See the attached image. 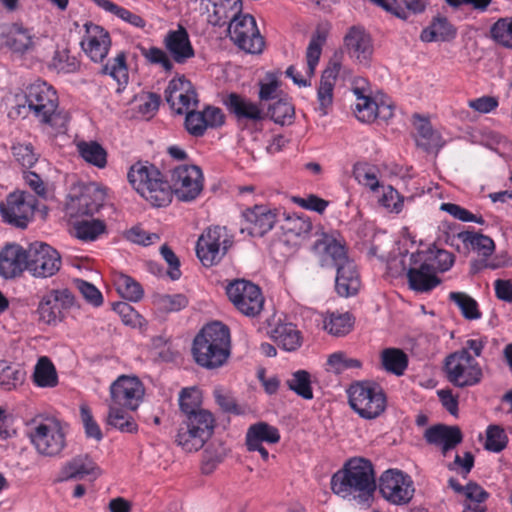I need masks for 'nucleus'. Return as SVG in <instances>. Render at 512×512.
<instances>
[{
	"label": "nucleus",
	"mask_w": 512,
	"mask_h": 512,
	"mask_svg": "<svg viewBox=\"0 0 512 512\" xmlns=\"http://www.w3.org/2000/svg\"><path fill=\"white\" fill-rule=\"evenodd\" d=\"M330 485L334 494L368 509L377 489L373 464L362 457L351 458L332 475Z\"/></svg>",
	"instance_id": "1"
},
{
	"label": "nucleus",
	"mask_w": 512,
	"mask_h": 512,
	"mask_svg": "<svg viewBox=\"0 0 512 512\" xmlns=\"http://www.w3.org/2000/svg\"><path fill=\"white\" fill-rule=\"evenodd\" d=\"M313 250L322 267L335 268V290L341 297H350L358 293L360 277L353 260L347 256L345 246L334 237L322 235L313 244Z\"/></svg>",
	"instance_id": "2"
},
{
	"label": "nucleus",
	"mask_w": 512,
	"mask_h": 512,
	"mask_svg": "<svg viewBox=\"0 0 512 512\" xmlns=\"http://www.w3.org/2000/svg\"><path fill=\"white\" fill-rule=\"evenodd\" d=\"M24 103L17 104V114L26 117L31 113L40 123L64 132L68 117L58 110L59 99L56 90L47 82L37 80L28 85L24 92Z\"/></svg>",
	"instance_id": "3"
},
{
	"label": "nucleus",
	"mask_w": 512,
	"mask_h": 512,
	"mask_svg": "<svg viewBox=\"0 0 512 512\" xmlns=\"http://www.w3.org/2000/svg\"><path fill=\"white\" fill-rule=\"evenodd\" d=\"M230 350V330L221 322L205 325L195 336L191 349L195 362L206 369L223 366Z\"/></svg>",
	"instance_id": "4"
},
{
	"label": "nucleus",
	"mask_w": 512,
	"mask_h": 512,
	"mask_svg": "<svg viewBox=\"0 0 512 512\" xmlns=\"http://www.w3.org/2000/svg\"><path fill=\"white\" fill-rule=\"evenodd\" d=\"M131 186L153 207H165L172 201V188L162 173L148 162H137L128 171Z\"/></svg>",
	"instance_id": "5"
},
{
	"label": "nucleus",
	"mask_w": 512,
	"mask_h": 512,
	"mask_svg": "<svg viewBox=\"0 0 512 512\" xmlns=\"http://www.w3.org/2000/svg\"><path fill=\"white\" fill-rule=\"evenodd\" d=\"M66 425L53 416L33 419L28 438L41 456L56 457L66 447Z\"/></svg>",
	"instance_id": "6"
},
{
	"label": "nucleus",
	"mask_w": 512,
	"mask_h": 512,
	"mask_svg": "<svg viewBox=\"0 0 512 512\" xmlns=\"http://www.w3.org/2000/svg\"><path fill=\"white\" fill-rule=\"evenodd\" d=\"M347 393L351 408L363 419H376L386 410V395L375 382H356L350 385Z\"/></svg>",
	"instance_id": "7"
},
{
	"label": "nucleus",
	"mask_w": 512,
	"mask_h": 512,
	"mask_svg": "<svg viewBox=\"0 0 512 512\" xmlns=\"http://www.w3.org/2000/svg\"><path fill=\"white\" fill-rule=\"evenodd\" d=\"M215 418L208 410L185 417L180 423L175 442L186 452L200 450L214 433Z\"/></svg>",
	"instance_id": "8"
},
{
	"label": "nucleus",
	"mask_w": 512,
	"mask_h": 512,
	"mask_svg": "<svg viewBox=\"0 0 512 512\" xmlns=\"http://www.w3.org/2000/svg\"><path fill=\"white\" fill-rule=\"evenodd\" d=\"M233 236L224 226H210L199 236L196 255L203 266L217 265L233 245Z\"/></svg>",
	"instance_id": "9"
},
{
	"label": "nucleus",
	"mask_w": 512,
	"mask_h": 512,
	"mask_svg": "<svg viewBox=\"0 0 512 512\" xmlns=\"http://www.w3.org/2000/svg\"><path fill=\"white\" fill-rule=\"evenodd\" d=\"M377 487L383 499L395 506L407 505L415 493L411 476L396 468L384 471L379 477Z\"/></svg>",
	"instance_id": "10"
},
{
	"label": "nucleus",
	"mask_w": 512,
	"mask_h": 512,
	"mask_svg": "<svg viewBox=\"0 0 512 512\" xmlns=\"http://www.w3.org/2000/svg\"><path fill=\"white\" fill-rule=\"evenodd\" d=\"M228 36L236 47L248 54L262 53L265 41L255 18L242 12L228 24Z\"/></svg>",
	"instance_id": "11"
},
{
	"label": "nucleus",
	"mask_w": 512,
	"mask_h": 512,
	"mask_svg": "<svg viewBox=\"0 0 512 512\" xmlns=\"http://www.w3.org/2000/svg\"><path fill=\"white\" fill-rule=\"evenodd\" d=\"M445 372L447 379L460 388L476 385L483 375L479 363L466 350L454 352L446 358Z\"/></svg>",
	"instance_id": "12"
},
{
	"label": "nucleus",
	"mask_w": 512,
	"mask_h": 512,
	"mask_svg": "<svg viewBox=\"0 0 512 512\" xmlns=\"http://www.w3.org/2000/svg\"><path fill=\"white\" fill-rule=\"evenodd\" d=\"M37 204L38 200L31 193L17 191L0 203V213L5 223L23 229L33 219Z\"/></svg>",
	"instance_id": "13"
},
{
	"label": "nucleus",
	"mask_w": 512,
	"mask_h": 512,
	"mask_svg": "<svg viewBox=\"0 0 512 512\" xmlns=\"http://www.w3.org/2000/svg\"><path fill=\"white\" fill-rule=\"evenodd\" d=\"M226 294L235 308L243 315L256 317L264 305V297L260 288L254 283L236 279L226 287Z\"/></svg>",
	"instance_id": "14"
},
{
	"label": "nucleus",
	"mask_w": 512,
	"mask_h": 512,
	"mask_svg": "<svg viewBox=\"0 0 512 512\" xmlns=\"http://www.w3.org/2000/svg\"><path fill=\"white\" fill-rule=\"evenodd\" d=\"M28 271L36 278L54 276L62 266L59 252L47 243L35 241L28 246Z\"/></svg>",
	"instance_id": "15"
},
{
	"label": "nucleus",
	"mask_w": 512,
	"mask_h": 512,
	"mask_svg": "<svg viewBox=\"0 0 512 512\" xmlns=\"http://www.w3.org/2000/svg\"><path fill=\"white\" fill-rule=\"evenodd\" d=\"M202 171L193 164H180L171 170L172 196L181 201H192L202 191Z\"/></svg>",
	"instance_id": "16"
},
{
	"label": "nucleus",
	"mask_w": 512,
	"mask_h": 512,
	"mask_svg": "<svg viewBox=\"0 0 512 512\" xmlns=\"http://www.w3.org/2000/svg\"><path fill=\"white\" fill-rule=\"evenodd\" d=\"M145 394V388L136 376L121 375L110 385V405L135 411Z\"/></svg>",
	"instance_id": "17"
},
{
	"label": "nucleus",
	"mask_w": 512,
	"mask_h": 512,
	"mask_svg": "<svg viewBox=\"0 0 512 512\" xmlns=\"http://www.w3.org/2000/svg\"><path fill=\"white\" fill-rule=\"evenodd\" d=\"M74 296L67 288L52 289L45 293L38 304V321L47 325H56L63 318V311L72 307Z\"/></svg>",
	"instance_id": "18"
},
{
	"label": "nucleus",
	"mask_w": 512,
	"mask_h": 512,
	"mask_svg": "<svg viewBox=\"0 0 512 512\" xmlns=\"http://www.w3.org/2000/svg\"><path fill=\"white\" fill-rule=\"evenodd\" d=\"M105 193L96 187H87L79 195H69L65 213L70 219L92 216L103 206Z\"/></svg>",
	"instance_id": "19"
},
{
	"label": "nucleus",
	"mask_w": 512,
	"mask_h": 512,
	"mask_svg": "<svg viewBox=\"0 0 512 512\" xmlns=\"http://www.w3.org/2000/svg\"><path fill=\"white\" fill-rule=\"evenodd\" d=\"M165 99L171 109L181 115L198 104L197 93L184 76L172 79L165 89Z\"/></svg>",
	"instance_id": "20"
},
{
	"label": "nucleus",
	"mask_w": 512,
	"mask_h": 512,
	"mask_svg": "<svg viewBox=\"0 0 512 512\" xmlns=\"http://www.w3.org/2000/svg\"><path fill=\"white\" fill-rule=\"evenodd\" d=\"M241 232L252 237H262L268 233L277 221L275 209L267 205H254L242 212Z\"/></svg>",
	"instance_id": "21"
},
{
	"label": "nucleus",
	"mask_w": 512,
	"mask_h": 512,
	"mask_svg": "<svg viewBox=\"0 0 512 512\" xmlns=\"http://www.w3.org/2000/svg\"><path fill=\"white\" fill-rule=\"evenodd\" d=\"M419 252L409 257L407 278L409 287L416 292H429L440 284L437 274Z\"/></svg>",
	"instance_id": "22"
},
{
	"label": "nucleus",
	"mask_w": 512,
	"mask_h": 512,
	"mask_svg": "<svg viewBox=\"0 0 512 512\" xmlns=\"http://www.w3.org/2000/svg\"><path fill=\"white\" fill-rule=\"evenodd\" d=\"M225 123L223 111L215 106H206L202 111L191 109L185 116V129L193 137H202L207 129H216Z\"/></svg>",
	"instance_id": "23"
},
{
	"label": "nucleus",
	"mask_w": 512,
	"mask_h": 512,
	"mask_svg": "<svg viewBox=\"0 0 512 512\" xmlns=\"http://www.w3.org/2000/svg\"><path fill=\"white\" fill-rule=\"evenodd\" d=\"M84 27L82 50L93 62H103L111 47L110 33L104 27L91 22L86 23Z\"/></svg>",
	"instance_id": "24"
},
{
	"label": "nucleus",
	"mask_w": 512,
	"mask_h": 512,
	"mask_svg": "<svg viewBox=\"0 0 512 512\" xmlns=\"http://www.w3.org/2000/svg\"><path fill=\"white\" fill-rule=\"evenodd\" d=\"M327 40V33L324 30L317 29L311 36L308 47L306 49V75L304 78L296 70L294 66H289L286 70V75L290 77L295 84L300 87H306L310 85V79L314 76L316 67L318 66L320 56L322 54V48Z\"/></svg>",
	"instance_id": "25"
},
{
	"label": "nucleus",
	"mask_w": 512,
	"mask_h": 512,
	"mask_svg": "<svg viewBox=\"0 0 512 512\" xmlns=\"http://www.w3.org/2000/svg\"><path fill=\"white\" fill-rule=\"evenodd\" d=\"M279 430L267 422L259 421L250 425L245 436V445L249 452H259L264 461H268L270 455L264 444H276L280 441Z\"/></svg>",
	"instance_id": "26"
},
{
	"label": "nucleus",
	"mask_w": 512,
	"mask_h": 512,
	"mask_svg": "<svg viewBox=\"0 0 512 512\" xmlns=\"http://www.w3.org/2000/svg\"><path fill=\"white\" fill-rule=\"evenodd\" d=\"M200 7L207 22L215 27L229 24L243 9L242 0H200Z\"/></svg>",
	"instance_id": "27"
},
{
	"label": "nucleus",
	"mask_w": 512,
	"mask_h": 512,
	"mask_svg": "<svg viewBox=\"0 0 512 512\" xmlns=\"http://www.w3.org/2000/svg\"><path fill=\"white\" fill-rule=\"evenodd\" d=\"M344 43L351 58L363 66H368L373 55L372 39L361 27L353 26L344 38Z\"/></svg>",
	"instance_id": "28"
},
{
	"label": "nucleus",
	"mask_w": 512,
	"mask_h": 512,
	"mask_svg": "<svg viewBox=\"0 0 512 512\" xmlns=\"http://www.w3.org/2000/svg\"><path fill=\"white\" fill-rule=\"evenodd\" d=\"M424 439L428 444L439 447L443 456H446L462 442L463 434L458 426L437 424L425 430Z\"/></svg>",
	"instance_id": "29"
},
{
	"label": "nucleus",
	"mask_w": 512,
	"mask_h": 512,
	"mask_svg": "<svg viewBox=\"0 0 512 512\" xmlns=\"http://www.w3.org/2000/svg\"><path fill=\"white\" fill-rule=\"evenodd\" d=\"M28 262V248L9 244L0 252V274L5 278H14L24 270L28 271Z\"/></svg>",
	"instance_id": "30"
},
{
	"label": "nucleus",
	"mask_w": 512,
	"mask_h": 512,
	"mask_svg": "<svg viewBox=\"0 0 512 512\" xmlns=\"http://www.w3.org/2000/svg\"><path fill=\"white\" fill-rule=\"evenodd\" d=\"M223 102L238 122L257 123L265 118L264 111L257 103L237 93H229Z\"/></svg>",
	"instance_id": "31"
},
{
	"label": "nucleus",
	"mask_w": 512,
	"mask_h": 512,
	"mask_svg": "<svg viewBox=\"0 0 512 512\" xmlns=\"http://www.w3.org/2000/svg\"><path fill=\"white\" fill-rule=\"evenodd\" d=\"M101 475V469L88 455H77L66 462L59 475L60 481H68L73 479H84L89 477L95 480Z\"/></svg>",
	"instance_id": "32"
},
{
	"label": "nucleus",
	"mask_w": 512,
	"mask_h": 512,
	"mask_svg": "<svg viewBox=\"0 0 512 512\" xmlns=\"http://www.w3.org/2000/svg\"><path fill=\"white\" fill-rule=\"evenodd\" d=\"M164 44L174 61L179 64L185 63L195 54L188 32L182 26H179L177 30L169 31L164 39Z\"/></svg>",
	"instance_id": "33"
},
{
	"label": "nucleus",
	"mask_w": 512,
	"mask_h": 512,
	"mask_svg": "<svg viewBox=\"0 0 512 512\" xmlns=\"http://www.w3.org/2000/svg\"><path fill=\"white\" fill-rule=\"evenodd\" d=\"M456 240L461 241L466 248H471L483 257H489L495 251L493 239L475 231H462L452 236L447 235L446 243L455 246Z\"/></svg>",
	"instance_id": "34"
},
{
	"label": "nucleus",
	"mask_w": 512,
	"mask_h": 512,
	"mask_svg": "<svg viewBox=\"0 0 512 512\" xmlns=\"http://www.w3.org/2000/svg\"><path fill=\"white\" fill-rule=\"evenodd\" d=\"M35 34L32 28L24 26L21 22L10 25L5 45L15 53L24 54L34 47Z\"/></svg>",
	"instance_id": "35"
},
{
	"label": "nucleus",
	"mask_w": 512,
	"mask_h": 512,
	"mask_svg": "<svg viewBox=\"0 0 512 512\" xmlns=\"http://www.w3.org/2000/svg\"><path fill=\"white\" fill-rule=\"evenodd\" d=\"M457 34L456 28L444 16H436L430 25L421 31L420 39L423 42L431 43L436 41H450Z\"/></svg>",
	"instance_id": "36"
},
{
	"label": "nucleus",
	"mask_w": 512,
	"mask_h": 512,
	"mask_svg": "<svg viewBox=\"0 0 512 512\" xmlns=\"http://www.w3.org/2000/svg\"><path fill=\"white\" fill-rule=\"evenodd\" d=\"M339 73V68L335 65L323 71L320 83L317 89V101L319 103V111L322 116L328 114L329 107L332 106L334 99V87Z\"/></svg>",
	"instance_id": "37"
},
{
	"label": "nucleus",
	"mask_w": 512,
	"mask_h": 512,
	"mask_svg": "<svg viewBox=\"0 0 512 512\" xmlns=\"http://www.w3.org/2000/svg\"><path fill=\"white\" fill-rule=\"evenodd\" d=\"M270 335L278 347L287 352L296 351L302 345V334L292 323L278 324Z\"/></svg>",
	"instance_id": "38"
},
{
	"label": "nucleus",
	"mask_w": 512,
	"mask_h": 512,
	"mask_svg": "<svg viewBox=\"0 0 512 512\" xmlns=\"http://www.w3.org/2000/svg\"><path fill=\"white\" fill-rule=\"evenodd\" d=\"M32 382L38 388H54L58 385L57 370L47 356H42L37 360L32 374Z\"/></svg>",
	"instance_id": "39"
},
{
	"label": "nucleus",
	"mask_w": 512,
	"mask_h": 512,
	"mask_svg": "<svg viewBox=\"0 0 512 512\" xmlns=\"http://www.w3.org/2000/svg\"><path fill=\"white\" fill-rule=\"evenodd\" d=\"M380 359L383 369L396 376L403 375L408 366V357L406 353L399 348L383 349Z\"/></svg>",
	"instance_id": "40"
},
{
	"label": "nucleus",
	"mask_w": 512,
	"mask_h": 512,
	"mask_svg": "<svg viewBox=\"0 0 512 512\" xmlns=\"http://www.w3.org/2000/svg\"><path fill=\"white\" fill-rule=\"evenodd\" d=\"M77 151L81 158L90 165L103 169L107 165V152L96 141H81L77 143Z\"/></svg>",
	"instance_id": "41"
},
{
	"label": "nucleus",
	"mask_w": 512,
	"mask_h": 512,
	"mask_svg": "<svg viewBox=\"0 0 512 512\" xmlns=\"http://www.w3.org/2000/svg\"><path fill=\"white\" fill-rule=\"evenodd\" d=\"M101 73L112 77L120 87L126 86L129 81L126 53L120 51L114 58L109 59L107 63L102 66Z\"/></svg>",
	"instance_id": "42"
},
{
	"label": "nucleus",
	"mask_w": 512,
	"mask_h": 512,
	"mask_svg": "<svg viewBox=\"0 0 512 512\" xmlns=\"http://www.w3.org/2000/svg\"><path fill=\"white\" fill-rule=\"evenodd\" d=\"M354 319L348 312L328 313L323 320V328L333 336H344L348 334L353 327Z\"/></svg>",
	"instance_id": "43"
},
{
	"label": "nucleus",
	"mask_w": 512,
	"mask_h": 512,
	"mask_svg": "<svg viewBox=\"0 0 512 512\" xmlns=\"http://www.w3.org/2000/svg\"><path fill=\"white\" fill-rule=\"evenodd\" d=\"M106 422L109 426L123 433H134L138 430L134 418L123 407L109 405Z\"/></svg>",
	"instance_id": "44"
},
{
	"label": "nucleus",
	"mask_w": 512,
	"mask_h": 512,
	"mask_svg": "<svg viewBox=\"0 0 512 512\" xmlns=\"http://www.w3.org/2000/svg\"><path fill=\"white\" fill-rule=\"evenodd\" d=\"M113 282L117 292L123 298L132 302H138L142 299L144 295L143 288L140 283L132 277L123 273H117L114 275Z\"/></svg>",
	"instance_id": "45"
},
{
	"label": "nucleus",
	"mask_w": 512,
	"mask_h": 512,
	"mask_svg": "<svg viewBox=\"0 0 512 512\" xmlns=\"http://www.w3.org/2000/svg\"><path fill=\"white\" fill-rule=\"evenodd\" d=\"M25 380V372L0 360V389L4 391L16 390Z\"/></svg>",
	"instance_id": "46"
},
{
	"label": "nucleus",
	"mask_w": 512,
	"mask_h": 512,
	"mask_svg": "<svg viewBox=\"0 0 512 512\" xmlns=\"http://www.w3.org/2000/svg\"><path fill=\"white\" fill-rule=\"evenodd\" d=\"M75 236L82 241H94L105 232L106 225L99 219L81 220L73 224Z\"/></svg>",
	"instance_id": "47"
},
{
	"label": "nucleus",
	"mask_w": 512,
	"mask_h": 512,
	"mask_svg": "<svg viewBox=\"0 0 512 512\" xmlns=\"http://www.w3.org/2000/svg\"><path fill=\"white\" fill-rule=\"evenodd\" d=\"M418 252L423 257V259L427 260L426 262L436 274L438 272H445L449 270L454 263L453 255L446 250L429 249L426 251Z\"/></svg>",
	"instance_id": "48"
},
{
	"label": "nucleus",
	"mask_w": 512,
	"mask_h": 512,
	"mask_svg": "<svg viewBox=\"0 0 512 512\" xmlns=\"http://www.w3.org/2000/svg\"><path fill=\"white\" fill-rule=\"evenodd\" d=\"M449 299L458 306L464 318L476 320L481 317L477 301L468 294L464 292H451Z\"/></svg>",
	"instance_id": "49"
},
{
	"label": "nucleus",
	"mask_w": 512,
	"mask_h": 512,
	"mask_svg": "<svg viewBox=\"0 0 512 512\" xmlns=\"http://www.w3.org/2000/svg\"><path fill=\"white\" fill-rule=\"evenodd\" d=\"M289 389L295 392L303 399L310 400L313 398V391L311 387V377L306 370H298L292 374V377L287 380Z\"/></svg>",
	"instance_id": "50"
},
{
	"label": "nucleus",
	"mask_w": 512,
	"mask_h": 512,
	"mask_svg": "<svg viewBox=\"0 0 512 512\" xmlns=\"http://www.w3.org/2000/svg\"><path fill=\"white\" fill-rule=\"evenodd\" d=\"M153 303L159 311L169 313L185 308L188 300L183 294H158L154 296Z\"/></svg>",
	"instance_id": "51"
},
{
	"label": "nucleus",
	"mask_w": 512,
	"mask_h": 512,
	"mask_svg": "<svg viewBox=\"0 0 512 512\" xmlns=\"http://www.w3.org/2000/svg\"><path fill=\"white\" fill-rule=\"evenodd\" d=\"M490 33L496 43L512 49V16L498 19L491 26Z\"/></svg>",
	"instance_id": "52"
},
{
	"label": "nucleus",
	"mask_w": 512,
	"mask_h": 512,
	"mask_svg": "<svg viewBox=\"0 0 512 512\" xmlns=\"http://www.w3.org/2000/svg\"><path fill=\"white\" fill-rule=\"evenodd\" d=\"M268 114L276 124L289 125L293 122L295 111L289 101L278 100L269 106Z\"/></svg>",
	"instance_id": "53"
},
{
	"label": "nucleus",
	"mask_w": 512,
	"mask_h": 512,
	"mask_svg": "<svg viewBox=\"0 0 512 512\" xmlns=\"http://www.w3.org/2000/svg\"><path fill=\"white\" fill-rule=\"evenodd\" d=\"M508 444V437L505 430L499 425H489L486 429V441L484 448L487 451L499 453L503 451Z\"/></svg>",
	"instance_id": "54"
},
{
	"label": "nucleus",
	"mask_w": 512,
	"mask_h": 512,
	"mask_svg": "<svg viewBox=\"0 0 512 512\" xmlns=\"http://www.w3.org/2000/svg\"><path fill=\"white\" fill-rule=\"evenodd\" d=\"M416 143L423 150L430 151L440 146L441 137L428 121H424L417 127Z\"/></svg>",
	"instance_id": "55"
},
{
	"label": "nucleus",
	"mask_w": 512,
	"mask_h": 512,
	"mask_svg": "<svg viewBox=\"0 0 512 512\" xmlns=\"http://www.w3.org/2000/svg\"><path fill=\"white\" fill-rule=\"evenodd\" d=\"M201 400L197 389L184 388L179 395V406L185 417L197 415L204 409L200 408Z\"/></svg>",
	"instance_id": "56"
},
{
	"label": "nucleus",
	"mask_w": 512,
	"mask_h": 512,
	"mask_svg": "<svg viewBox=\"0 0 512 512\" xmlns=\"http://www.w3.org/2000/svg\"><path fill=\"white\" fill-rule=\"evenodd\" d=\"M354 177L356 181L375 192L381 186L378 178V173L375 167L367 164H360L354 167Z\"/></svg>",
	"instance_id": "57"
},
{
	"label": "nucleus",
	"mask_w": 512,
	"mask_h": 512,
	"mask_svg": "<svg viewBox=\"0 0 512 512\" xmlns=\"http://www.w3.org/2000/svg\"><path fill=\"white\" fill-rule=\"evenodd\" d=\"M329 370L335 374H341L348 369H359L362 362L356 358L347 357L344 352L332 353L327 360Z\"/></svg>",
	"instance_id": "58"
},
{
	"label": "nucleus",
	"mask_w": 512,
	"mask_h": 512,
	"mask_svg": "<svg viewBox=\"0 0 512 512\" xmlns=\"http://www.w3.org/2000/svg\"><path fill=\"white\" fill-rule=\"evenodd\" d=\"M378 203L391 213H400L403 209L404 197L392 186H382V194Z\"/></svg>",
	"instance_id": "59"
},
{
	"label": "nucleus",
	"mask_w": 512,
	"mask_h": 512,
	"mask_svg": "<svg viewBox=\"0 0 512 512\" xmlns=\"http://www.w3.org/2000/svg\"><path fill=\"white\" fill-rule=\"evenodd\" d=\"M378 103L370 96L358 97L355 103L354 113L358 120L370 123L377 118Z\"/></svg>",
	"instance_id": "60"
},
{
	"label": "nucleus",
	"mask_w": 512,
	"mask_h": 512,
	"mask_svg": "<svg viewBox=\"0 0 512 512\" xmlns=\"http://www.w3.org/2000/svg\"><path fill=\"white\" fill-rule=\"evenodd\" d=\"M51 67L59 73L70 74L74 73L79 68V63L76 58L70 56L68 51H56L51 61Z\"/></svg>",
	"instance_id": "61"
},
{
	"label": "nucleus",
	"mask_w": 512,
	"mask_h": 512,
	"mask_svg": "<svg viewBox=\"0 0 512 512\" xmlns=\"http://www.w3.org/2000/svg\"><path fill=\"white\" fill-rule=\"evenodd\" d=\"M15 160L24 168H31L38 160L31 144H17L12 147Z\"/></svg>",
	"instance_id": "62"
},
{
	"label": "nucleus",
	"mask_w": 512,
	"mask_h": 512,
	"mask_svg": "<svg viewBox=\"0 0 512 512\" xmlns=\"http://www.w3.org/2000/svg\"><path fill=\"white\" fill-rule=\"evenodd\" d=\"M80 417L85 429L86 436L100 441L103 438V434L99 425L94 420L90 408L87 405L80 406Z\"/></svg>",
	"instance_id": "63"
},
{
	"label": "nucleus",
	"mask_w": 512,
	"mask_h": 512,
	"mask_svg": "<svg viewBox=\"0 0 512 512\" xmlns=\"http://www.w3.org/2000/svg\"><path fill=\"white\" fill-rule=\"evenodd\" d=\"M142 55L151 64L160 65L166 72L173 69V63L167 53L158 47H150L142 50Z\"/></svg>",
	"instance_id": "64"
}]
</instances>
